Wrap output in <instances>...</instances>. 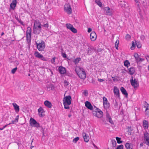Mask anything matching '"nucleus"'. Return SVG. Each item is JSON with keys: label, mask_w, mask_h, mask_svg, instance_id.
<instances>
[{"label": "nucleus", "mask_w": 149, "mask_h": 149, "mask_svg": "<svg viewBox=\"0 0 149 149\" xmlns=\"http://www.w3.org/2000/svg\"><path fill=\"white\" fill-rule=\"evenodd\" d=\"M112 78L113 79V81H118L117 78H116V77H112Z\"/></svg>", "instance_id": "59"}, {"label": "nucleus", "mask_w": 149, "mask_h": 149, "mask_svg": "<svg viewBox=\"0 0 149 149\" xmlns=\"http://www.w3.org/2000/svg\"><path fill=\"white\" fill-rule=\"evenodd\" d=\"M85 106L88 109L93 110V107L91 103L88 101H86L85 103Z\"/></svg>", "instance_id": "17"}, {"label": "nucleus", "mask_w": 149, "mask_h": 149, "mask_svg": "<svg viewBox=\"0 0 149 149\" xmlns=\"http://www.w3.org/2000/svg\"><path fill=\"white\" fill-rule=\"evenodd\" d=\"M113 92L116 97L120 98V95L119 89L116 86H114L113 88Z\"/></svg>", "instance_id": "10"}, {"label": "nucleus", "mask_w": 149, "mask_h": 149, "mask_svg": "<svg viewBox=\"0 0 149 149\" xmlns=\"http://www.w3.org/2000/svg\"><path fill=\"white\" fill-rule=\"evenodd\" d=\"M42 60L45 61H47V58H45L43 56L42 58L40 59Z\"/></svg>", "instance_id": "58"}, {"label": "nucleus", "mask_w": 149, "mask_h": 149, "mask_svg": "<svg viewBox=\"0 0 149 149\" xmlns=\"http://www.w3.org/2000/svg\"><path fill=\"white\" fill-rule=\"evenodd\" d=\"M64 106V108L65 109H70V107L69 105H70L68 104H63Z\"/></svg>", "instance_id": "44"}, {"label": "nucleus", "mask_w": 149, "mask_h": 149, "mask_svg": "<svg viewBox=\"0 0 149 149\" xmlns=\"http://www.w3.org/2000/svg\"><path fill=\"white\" fill-rule=\"evenodd\" d=\"M54 86L52 84H49L47 86V90L50 91L54 89Z\"/></svg>", "instance_id": "25"}, {"label": "nucleus", "mask_w": 149, "mask_h": 149, "mask_svg": "<svg viewBox=\"0 0 149 149\" xmlns=\"http://www.w3.org/2000/svg\"><path fill=\"white\" fill-rule=\"evenodd\" d=\"M103 105L104 108L105 109L108 108L110 106L109 104L108 103V102H103Z\"/></svg>", "instance_id": "30"}, {"label": "nucleus", "mask_w": 149, "mask_h": 149, "mask_svg": "<svg viewBox=\"0 0 149 149\" xmlns=\"http://www.w3.org/2000/svg\"><path fill=\"white\" fill-rule=\"evenodd\" d=\"M95 51V49L93 47H89L87 49V54L88 55H92Z\"/></svg>", "instance_id": "12"}, {"label": "nucleus", "mask_w": 149, "mask_h": 149, "mask_svg": "<svg viewBox=\"0 0 149 149\" xmlns=\"http://www.w3.org/2000/svg\"><path fill=\"white\" fill-rule=\"evenodd\" d=\"M66 26L67 28L69 29L70 30L72 28V27H73L72 25L70 24H66Z\"/></svg>", "instance_id": "40"}, {"label": "nucleus", "mask_w": 149, "mask_h": 149, "mask_svg": "<svg viewBox=\"0 0 149 149\" xmlns=\"http://www.w3.org/2000/svg\"><path fill=\"white\" fill-rule=\"evenodd\" d=\"M72 99L70 95H68L64 97L63 99V104H67L70 105L71 104Z\"/></svg>", "instance_id": "5"}, {"label": "nucleus", "mask_w": 149, "mask_h": 149, "mask_svg": "<svg viewBox=\"0 0 149 149\" xmlns=\"http://www.w3.org/2000/svg\"><path fill=\"white\" fill-rule=\"evenodd\" d=\"M64 86L67 87L69 84V83L66 80L64 81Z\"/></svg>", "instance_id": "47"}, {"label": "nucleus", "mask_w": 149, "mask_h": 149, "mask_svg": "<svg viewBox=\"0 0 149 149\" xmlns=\"http://www.w3.org/2000/svg\"><path fill=\"white\" fill-rule=\"evenodd\" d=\"M62 56L64 58H65L67 57L66 54L65 53H63L62 54Z\"/></svg>", "instance_id": "62"}, {"label": "nucleus", "mask_w": 149, "mask_h": 149, "mask_svg": "<svg viewBox=\"0 0 149 149\" xmlns=\"http://www.w3.org/2000/svg\"><path fill=\"white\" fill-rule=\"evenodd\" d=\"M43 26L46 28H48V24L47 23L44 24Z\"/></svg>", "instance_id": "63"}, {"label": "nucleus", "mask_w": 149, "mask_h": 149, "mask_svg": "<svg viewBox=\"0 0 149 149\" xmlns=\"http://www.w3.org/2000/svg\"><path fill=\"white\" fill-rule=\"evenodd\" d=\"M70 30L74 33H76L77 31V30L73 26L72 27Z\"/></svg>", "instance_id": "41"}, {"label": "nucleus", "mask_w": 149, "mask_h": 149, "mask_svg": "<svg viewBox=\"0 0 149 149\" xmlns=\"http://www.w3.org/2000/svg\"><path fill=\"white\" fill-rule=\"evenodd\" d=\"M81 58H76L73 61L75 65L77 64L81 60Z\"/></svg>", "instance_id": "32"}, {"label": "nucleus", "mask_w": 149, "mask_h": 149, "mask_svg": "<svg viewBox=\"0 0 149 149\" xmlns=\"http://www.w3.org/2000/svg\"><path fill=\"white\" fill-rule=\"evenodd\" d=\"M107 120H108L109 122L112 125L114 124V123L113 122L111 118L108 119Z\"/></svg>", "instance_id": "46"}, {"label": "nucleus", "mask_w": 149, "mask_h": 149, "mask_svg": "<svg viewBox=\"0 0 149 149\" xmlns=\"http://www.w3.org/2000/svg\"><path fill=\"white\" fill-rule=\"evenodd\" d=\"M119 4L120 5L121 7L123 8H125L127 4V3L124 1H121Z\"/></svg>", "instance_id": "27"}, {"label": "nucleus", "mask_w": 149, "mask_h": 149, "mask_svg": "<svg viewBox=\"0 0 149 149\" xmlns=\"http://www.w3.org/2000/svg\"><path fill=\"white\" fill-rule=\"evenodd\" d=\"M104 9L105 14L106 15H112V12L111 10H110V8L109 7H106Z\"/></svg>", "instance_id": "13"}, {"label": "nucleus", "mask_w": 149, "mask_h": 149, "mask_svg": "<svg viewBox=\"0 0 149 149\" xmlns=\"http://www.w3.org/2000/svg\"><path fill=\"white\" fill-rule=\"evenodd\" d=\"M144 60H145V59H144L142 58H140L139 59V63H139L140 62L144 61Z\"/></svg>", "instance_id": "61"}, {"label": "nucleus", "mask_w": 149, "mask_h": 149, "mask_svg": "<svg viewBox=\"0 0 149 149\" xmlns=\"http://www.w3.org/2000/svg\"><path fill=\"white\" fill-rule=\"evenodd\" d=\"M116 140H117V142L118 143H119V144L123 142L122 141H121L120 140H121L120 138H119L118 137H116Z\"/></svg>", "instance_id": "37"}, {"label": "nucleus", "mask_w": 149, "mask_h": 149, "mask_svg": "<svg viewBox=\"0 0 149 149\" xmlns=\"http://www.w3.org/2000/svg\"><path fill=\"white\" fill-rule=\"evenodd\" d=\"M134 56L135 58L136 62L137 63H138L139 60L141 58L139 57L138 54L136 53H135L134 54Z\"/></svg>", "instance_id": "28"}, {"label": "nucleus", "mask_w": 149, "mask_h": 149, "mask_svg": "<svg viewBox=\"0 0 149 149\" xmlns=\"http://www.w3.org/2000/svg\"><path fill=\"white\" fill-rule=\"evenodd\" d=\"M79 77L82 79H84L86 77V74L84 70L81 72L77 74Z\"/></svg>", "instance_id": "11"}, {"label": "nucleus", "mask_w": 149, "mask_h": 149, "mask_svg": "<svg viewBox=\"0 0 149 149\" xmlns=\"http://www.w3.org/2000/svg\"><path fill=\"white\" fill-rule=\"evenodd\" d=\"M17 67H16L15 68L11 70L12 73H13V74H14L15 73V72L16 71V70H17Z\"/></svg>", "instance_id": "52"}, {"label": "nucleus", "mask_w": 149, "mask_h": 149, "mask_svg": "<svg viewBox=\"0 0 149 149\" xmlns=\"http://www.w3.org/2000/svg\"><path fill=\"white\" fill-rule=\"evenodd\" d=\"M37 48L39 51H43L45 47V42L42 40L40 43H38L36 42Z\"/></svg>", "instance_id": "2"}, {"label": "nucleus", "mask_w": 149, "mask_h": 149, "mask_svg": "<svg viewBox=\"0 0 149 149\" xmlns=\"http://www.w3.org/2000/svg\"><path fill=\"white\" fill-rule=\"evenodd\" d=\"M27 41L28 43V45L29 46L30 45V43L31 40V38H26Z\"/></svg>", "instance_id": "50"}, {"label": "nucleus", "mask_w": 149, "mask_h": 149, "mask_svg": "<svg viewBox=\"0 0 149 149\" xmlns=\"http://www.w3.org/2000/svg\"><path fill=\"white\" fill-rule=\"evenodd\" d=\"M120 91L123 94L125 95V97H127L128 96V93L125 88L122 87L120 88Z\"/></svg>", "instance_id": "19"}, {"label": "nucleus", "mask_w": 149, "mask_h": 149, "mask_svg": "<svg viewBox=\"0 0 149 149\" xmlns=\"http://www.w3.org/2000/svg\"><path fill=\"white\" fill-rule=\"evenodd\" d=\"M64 10L68 14H71L72 12L71 6L68 4H65L64 6Z\"/></svg>", "instance_id": "7"}, {"label": "nucleus", "mask_w": 149, "mask_h": 149, "mask_svg": "<svg viewBox=\"0 0 149 149\" xmlns=\"http://www.w3.org/2000/svg\"><path fill=\"white\" fill-rule=\"evenodd\" d=\"M16 1H13L10 4V7L12 9H14L16 6Z\"/></svg>", "instance_id": "29"}, {"label": "nucleus", "mask_w": 149, "mask_h": 149, "mask_svg": "<svg viewBox=\"0 0 149 149\" xmlns=\"http://www.w3.org/2000/svg\"><path fill=\"white\" fill-rule=\"evenodd\" d=\"M125 146L127 149H132V144L129 143H126L125 144Z\"/></svg>", "instance_id": "26"}, {"label": "nucleus", "mask_w": 149, "mask_h": 149, "mask_svg": "<svg viewBox=\"0 0 149 149\" xmlns=\"http://www.w3.org/2000/svg\"><path fill=\"white\" fill-rule=\"evenodd\" d=\"M26 33L31 34V29L30 27H27Z\"/></svg>", "instance_id": "36"}, {"label": "nucleus", "mask_w": 149, "mask_h": 149, "mask_svg": "<svg viewBox=\"0 0 149 149\" xmlns=\"http://www.w3.org/2000/svg\"><path fill=\"white\" fill-rule=\"evenodd\" d=\"M114 107L115 108H116L117 107L118 104L116 100L115 101H113Z\"/></svg>", "instance_id": "39"}, {"label": "nucleus", "mask_w": 149, "mask_h": 149, "mask_svg": "<svg viewBox=\"0 0 149 149\" xmlns=\"http://www.w3.org/2000/svg\"><path fill=\"white\" fill-rule=\"evenodd\" d=\"M119 40H117L115 43V46L116 47V48L117 49H118V45L119 44Z\"/></svg>", "instance_id": "38"}, {"label": "nucleus", "mask_w": 149, "mask_h": 149, "mask_svg": "<svg viewBox=\"0 0 149 149\" xmlns=\"http://www.w3.org/2000/svg\"><path fill=\"white\" fill-rule=\"evenodd\" d=\"M38 112L39 113V115L41 117L43 116L42 113L44 112V110L43 108L40 107L38 109Z\"/></svg>", "instance_id": "22"}, {"label": "nucleus", "mask_w": 149, "mask_h": 149, "mask_svg": "<svg viewBox=\"0 0 149 149\" xmlns=\"http://www.w3.org/2000/svg\"><path fill=\"white\" fill-rule=\"evenodd\" d=\"M58 71L61 74H64L66 72V70L65 68L62 66L59 67Z\"/></svg>", "instance_id": "15"}, {"label": "nucleus", "mask_w": 149, "mask_h": 149, "mask_svg": "<svg viewBox=\"0 0 149 149\" xmlns=\"http://www.w3.org/2000/svg\"><path fill=\"white\" fill-rule=\"evenodd\" d=\"M112 143L113 146L114 147L116 146V141L115 140H112Z\"/></svg>", "instance_id": "48"}, {"label": "nucleus", "mask_w": 149, "mask_h": 149, "mask_svg": "<svg viewBox=\"0 0 149 149\" xmlns=\"http://www.w3.org/2000/svg\"><path fill=\"white\" fill-rule=\"evenodd\" d=\"M141 39L143 40L145 39V37L144 35H142L141 37Z\"/></svg>", "instance_id": "64"}, {"label": "nucleus", "mask_w": 149, "mask_h": 149, "mask_svg": "<svg viewBox=\"0 0 149 149\" xmlns=\"http://www.w3.org/2000/svg\"><path fill=\"white\" fill-rule=\"evenodd\" d=\"M103 102H108V100L105 97H103Z\"/></svg>", "instance_id": "57"}, {"label": "nucleus", "mask_w": 149, "mask_h": 149, "mask_svg": "<svg viewBox=\"0 0 149 149\" xmlns=\"http://www.w3.org/2000/svg\"><path fill=\"white\" fill-rule=\"evenodd\" d=\"M128 70L129 74L131 75L133 74L135 71L134 68L133 67H131Z\"/></svg>", "instance_id": "24"}, {"label": "nucleus", "mask_w": 149, "mask_h": 149, "mask_svg": "<svg viewBox=\"0 0 149 149\" xmlns=\"http://www.w3.org/2000/svg\"><path fill=\"white\" fill-rule=\"evenodd\" d=\"M56 58L55 57H53L51 61V62L52 63H54L55 62V59Z\"/></svg>", "instance_id": "56"}, {"label": "nucleus", "mask_w": 149, "mask_h": 149, "mask_svg": "<svg viewBox=\"0 0 149 149\" xmlns=\"http://www.w3.org/2000/svg\"><path fill=\"white\" fill-rule=\"evenodd\" d=\"M144 137L145 143L149 147V133L145 132L144 134Z\"/></svg>", "instance_id": "8"}, {"label": "nucleus", "mask_w": 149, "mask_h": 149, "mask_svg": "<svg viewBox=\"0 0 149 149\" xmlns=\"http://www.w3.org/2000/svg\"><path fill=\"white\" fill-rule=\"evenodd\" d=\"M84 70L83 68L80 67V66L76 65L75 67V71L77 74Z\"/></svg>", "instance_id": "16"}, {"label": "nucleus", "mask_w": 149, "mask_h": 149, "mask_svg": "<svg viewBox=\"0 0 149 149\" xmlns=\"http://www.w3.org/2000/svg\"><path fill=\"white\" fill-rule=\"evenodd\" d=\"M143 126L144 127L148 128V124L147 121L145 120H144L143 121Z\"/></svg>", "instance_id": "31"}, {"label": "nucleus", "mask_w": 149, "mask_h": 149, "mask_svg": "<svg viewBox=\"0 0 149 149\" xmlns=\"http://www.w3.org/2000/svg\"><path fill=\"white\" fill-rule=\"evenodd\" d=\"M83 94H84L85 96H87L88 94V91L87 90H85L84 92L83 93Z\"/></svg>", "instance_id": "49"}, {"label": "nucleus", "mask_w": 149, "mask_h": 149, "mask_svg": "<svg viewBox=\"0 0 149 149\" xmlns=\"http://www.w3.org/2000/svg\"><path fill=\"white\" fill-rule=\"evenodd\" d=\"M19 116L18 115L16 117L15 119L14 120H13L12 121L11 123L12 124H15L17 122H18V120L19 119Z\"/></svg>", "instance_id": "33"}, {"label": "nucleus", "mask_w": 149, "mask_h": 149, "mask_svg": "<svg viewBox=\"0 0 149 149\" xmlns=\"http://www.w3.org/2000/svg\"><path fill=\"white\" fill-rule=\"evenodd\" d=\"M30 125L33 127H40V124L36 120L32 118H31L30 120Z\"/></svg>", "instance_id": "6"}, {"label": "nucleus", "mask_w": 149, "mask_h": 149, "mask_svg": "<svg viewBox=\"0 0 149 149\" xmlns=\"http://www.w3.org/2000/svg\"><path fill=\"white\" fill-rule=\"evenodd\" d=\"M116 149H123V145H120Z\"/></svg>", "instance_id": "51"}, {"label": "nucleus", "mask_w": 149, "mask_h": 149, "mask_svg": "<svg viewBox=\"0 0 149 149\" xmlns=\"http://www.w3.org/2000/svg\"><path fill=\"white\" fill-rule=\"evenodd\" d=\"M130 82L132 86L134 88H137L139 86V83L138 80H137L135 78L134 79L133 77L132 76L131 79L130 80Z\"/></svg>", "instance_id": "4"}, {"label": "nucleus", "mask_w": 149, "mask_h": 149, "mask_svg": "<svg viewBox=\"0 0 149 149\" xmlns=\"http://www.w3.org/2000/svg\"><path fill=\"white\" fill-rule=\"evenodd\" d=\"M131 38V36L130 35L128 34H127L125 36V38L126 39L128 40L130 39Z\"/></svg>", "instance_id": "55"}, {"label": "nucleus", "mask_w": 149, "mask_h": 149, "mask_svg": "<svg viewBox=\"0 0 149 149\" xmlns=\"http://www.w3.org/2000/svg\"><path fill=\"white\" fill-rule=\"evenodd\" d=\"M45 105L49 108H51L52 106L51 103L49 101L46 100L44 102Z\"/></svg>", "instance_id": "21"}, {"label": "nucleus", "mask_w": 149, "mask_h": 149, "mask_svg": "<svg viewBox=\"0 0 149 149\" xmlns=\"http://www.w3.org/2000/svg\"><path fill=\"white\" fill-rule=\"evenodd\" d=\"M17 21L19 22L22 25H24V22L22 21L20 19H17Z\"/></svg>", "instance_id": "54"}, {"label": "nucleus", "mask_w": 149, "mask_h": 149, "mask_svg": "<svg viewBox=\"0 0 149 149\" xmlns=\"http://www.w3.org/2000/svg\"><path fill=\"white\" fill-rule=\"evenodd\" d=\"M96 111H93V115L98 118H101L103 116V112L97 108H96Z\"/></svg>", "instance_id": "3"}, {"label": "nucleus", "mask_w": 149, "mask_h": 149, "mask_svg": "<svg viewBox=\"0 0 149 149\" xmlns=\"http://www.w3.org/2000/svg\"><path fill=\"white\" fill-rule=\"evenodd\" d=\"M143 108L145 109L146 114L149 116V104L145 102Z\"/></svg>", "instance_id": "9"}, {"label": "nucleus", "mask_w": 149, "mask_h": 149, "mask_svg": "<svg viewBox=\"0 0 149 149\" xmlns=\"http://www.w3.org/2000/svg\"><path fill=\"white\" fill-rule=\"evenodd\" d=\"M31 34L26 33V38H31Z\"/></svg>", "instance_id": "53"}, {"label": "nucleus", "mask_w": 149, "mask_h": 149, "mask_svg": "<svg viewBox=\"0 0 149 149\" xmlns=\"http://www.w3.org/2000/svg\"><path fill=\"white\" fill-rule=\"evenodd\" d=\"M136 45L137 47L138 48H140L141 47V44L140 42H136Z\"/></svg>", "instance_id": "42"}, {"label": "nucleus", "mask_w": 149, "mask_h": 149, "mask_svg": "<svg viewBox=\"0 0 149 149\" xmlns=\"http://www.w3.org/2000/svg\"><path fill=\"white\" fill-rule=\"evenodd\" d=\"M12 104L14 107V109L16 112H19V107L17 104L15 103H13Z\"/></svg>", "instance_id": "20"}, {"label": "nucleus", "mask_w": 149, "mask_h": 149, "mask_svg": "<svg viewBox=\"0 0 149 149\" xmlns=\"http://www.w3.org/2000/svg\"><path fill=\"white\" fill-rule=\"evenodd\" d=\"M96 3L100 7H101L102 6V4L100 0H95Z\"/></svg>", "instance_id": "35"}, {"label": "nucleus", "mask_w": 149, "mask_h": 149, "mask_svg": "<svg viewBox=\"0 0 149 149\" xmlns=\"http://www.w3.org/2000/svg\"><path fill=\"white\" fill-rule=\"evenodd\" d=\"M90 39L92 41H95L97 38V36L96 33L94 31L92 32L90 35Z\"/></svg>", "instance_id": "14"}, {"label": "nucleus", "mask_w": 149, "mask_h": 149, "mask_svg": "<svg viewBox=\"0 0 149 149\" xmlns=\"http://www.w3.org/2000/svg\"><path fill=\"white\" fill-rule=\"evenodd\" d=\"M124 65L125 66L128 67L130 65V63L128 60H126L124 62Z\"/></svg>", "instance_id": "34"}, {"label": "nucleus", "mask_w": 149, "mask_h": 149, "mask_svg": "<svg viewBox=\"0 0 149 149\" xmlns=\"http://www.w3.org/2000/svg\"><path fill=\"white\" fill-rule=\"evenodd\" d=\"M33 29L34 34H39L41 31V25L40 22L36 21L34 24Z\"/></svg>", "instance_id": "1"}, {"label": "nucleus", "mask_w": 149, "mask_h": 149, "mask_svg": "<svg viewBox=\"0 0 149 149\" xmlns=\"http://www.w3.org/2000/svg\"><path fill=\"white\" fill-rule=\"evenodd\" d=\"M79 139V138L78 137H77L73 139V142L74 143H76Z\"/></svg>", "instance_id": "45"}, {"label": "nucleus", "mask_w": 149, "mask_h": 149, "mask_svg": "<svg viewBox=\"0 0 149 149\" xmlns=\"http://www.w3.org/2000/svg\"><path fill=\"white\" fill-rule=\"evenodd\" d=\"M83 136L84 137V141L86 142H88L89 139V137L88 135L85 132L83 133Z\"/></svg>", "instance_id": "18"}, {"label": "nucleus", "mask_w": 149, "mask_h": 149, "mask_svg": "<svg viewBox=\"0 0 149 149\" xmlns=\"http://www.w3.org/2000/svg\"><path fill=\"white\" fill-rule=\"evenodd\" d=\"M132 46L131 47V49L132 50H134V48L135 47L136 44L134 43V42L133 41L132 42Z\"/></svg>", "instance_id": "43"}, {"label": "nucleus", "mask_w": 149, "mask_h": 149, "mask_svg": "<svg viewBox=\"0 0 149 149\" xmlns=\"http://www.w3.org/2000/svg\"><path fill=\"white\" fill-rule=\"evenodd\" d=\"M106 118H107V120L109 118H111V117L110 116V115H109V114L108 113H107V114H106Z\"/></svg>", "instance_id": "60"}, {"label": "nucleus", "mask_w": 149, "mask_h": 149, "mask_svg": "<svg viewBox=\"0 0 149 149\" xmlns=\"http://www.w3.org/2000/svg\"><path fill=\"white\" fill-rule=\"evenodd\" d=\"M34 55L36 57L40 59L43 56L37 52H36L34 54Z\"/></svg>", "instance_id": "23"}]
</instances>
